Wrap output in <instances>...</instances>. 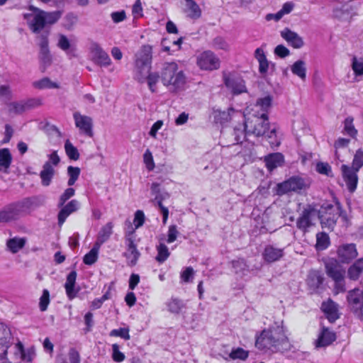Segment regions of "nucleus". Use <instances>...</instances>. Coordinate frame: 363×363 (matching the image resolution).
<instances>
[{"label": "nucleus", "mask_w": 363, "mask_h": 363, "mask_svg": "<svg viewBox=\"0 0 363 363\" xmlns=\"http://www.w3.org/2000/svg\"><path fill=\"white\" fill-rule=\"evenodd\" d=\"M234 133L236 142L240 143L242 138L250 134L257 137L266 135L271 138L275 135L276 130L275 128H270L268 115L259 113L253 116L251 118H247L239 127H235Z\"/></svg>", "instance_id": "nucleus-1"}, {"label": "nucleus", "mask_w": 363, "mask_h": 363, "mask_svg": "<svg viewBox=\"0 0 363 363\" xmlns=\"http://www.w3.org/2000/svg\"><path fill=\"white\" fill-rule=\"evenodd\" d=\"M288 344V337L283 322L275 323L267 329H264L257 337L255 345L260 350H269L273 352L284 348Z\"/></svg>", "instance_id": "nucleus-2"}, {"label": "nucleus", "mask_w": 363, "mask_h": 363, "mask_svg": "<svg viewBox=\"0 0 363 363\" xmlns=\"http://www.w3.org/2000/svg\"><path fill=\"white\" fill-rule=\"evenodd\" d=\"M160 77L163 85L172 92L184 89L186 83V75L174 62H166L163 65Z\"/></svg>", "instance_id": "nucleus-3"}, {"label": "nucleus", "mask_w": 363, "mask_h": 363, "mask_svg": "<svg viewBox=\"0 0 363 363\" xmlns=\"http://www.w3.org/2000/svg\"><path fill=\"white\" fill-rule=\"evenodd\" d=\"M30 203L21 201L11 203L0 210V222L9 223L16 221L30 213Z\"/></svg>", "instance_id": "nucleus-4"}, {"label": "nucleus", "mask_w": 363, "mask_h": 363, "mask_svg": "<svg viewBox=\"0 0 363 363\" xmlns=\"http://www.w3.org/2000/svg\"><path fill=\"white\" fill-rule=\"evenodd\" d=\"M326 273L335 281V294L344 292L345 270L336 260L331 259L325 264Z\"/></svg>", "instance_id": "nucleus-5"}, {"label": "nucleus", "mask_w": 363, "mask_h": 363, "mask_svg": "<svg viewBox=\"0 0 363 363\" xmlns=\"http://www.w3.org/2000/svg\"><path fill=\"white\" fill-rule=\"evenodd\" d=\"M310 183L299 177H292L288 180L279 183L277 186V194L281 196L291 191L298 192L307 189Z\"/></svg>", "instance_id": "nucleus-6"}, {"label": "nucleus", "mask_w": 363, "mask_h": 363, "mask_svg": "<svg viewBox=\"0 0 363 363\" xmlns=\"http://www.w3.org/2000/svg\"><path fill=\"white\" fill-rule=\"evenodd\" d=\"M318 218V212L314 208L308 206L300 213L296 220V227L301 231L306 232L315 225Z\"/></svg>", "instance_id": "nucleus-7"}, {"label": "nucleus", "mask_w": 363, "mask_h": 363, "mask_svg": "<svg viewBox=\"0 0 363 363\" xmlns=\"http://www.w3.org/2000/svg\"><path fill=\"white\" fill-rule=\"evenodd\" d=\"M196 65L202 70L213 71L219 69L220 59L211 50H206L196 57Z\"/></svg>", "instance_id": "nucleus-8"}, {"label": "nucleus", "mask_w": 363, "mask_h": 363, "mask_svg": "<svg viewBox=\"0 0 363 363\" xmlns=\"http://www.w3.org/2000/svg\"><path fill=\"white\" fill-rule=\"evenodd\" d=\"M23 17L33 33H38L45 27L43 11L38 8L30 6L28 11L23 14Z\"/></svg>", "instance_id": "nucleus-9"}, {"label": "nucleus", "mask_w": 363, "mask_h": 363, "mask_svg": "<svg viewBox=\"0 0 363 363\" xmlns=\"http://www.w3.org/2000/svg\"><path fill=\"white\" fill-rule=\"evenodd\" d=\"M92 61L101 67L111 65V60L108 53L96 43H92L89 48Z\"/></svg>", "instance_id": "nucleus-10"}, {"label": "nucleus", "mask_w": 363, "mask_h": 363, "mask_svg": "<svg viewBox=\"0 0 363 363\" xmlns=\"http://www.w3.org/2000/svg\"><path fill=\"white\" fill-rule=\"evenodd\" d=\"M73 118L76 127L82 133H84L89 137L93 135V120L91 117L82 115L79 112H74L73 113Z\"/></svg>", "instance_id": "nucleus-11"}, {"label": "nucleus", "mask_w": 363, "mask_h": 363, "mask_svg": "<svg viewBox=\"0 0 363 363\" xmlns=\"http://www.w3.org/2000/svg\"><path fill=\"white\" fill-rule=\"evenodd\" d=\"M225 84L233 94H240L247 91L244 80L232 74L224 77Z\"/></svg>", "instance_id": "nucleus-12"}, {"label": "nucleus", "mask_w": 363, "mask_h": 363, "mask_svg": "<svg viewBox=\"0 0 363 363\" xmlns=\"http://www.w3.org/2000/svg\"><path fill=\"white\" fill-rule=\"evenodd\" d=\"M342 178L347 185V189L350 192H354L357 186L358 177L356 169L350 167L345 164L341 166Z\"/></svg>", "instance_id": "nucleus-13"}, {"label": "nucleus", "mask_w": 363, "mask_h": 363, "mask_svg": "<svg viewBox=\"0 0 363 363\" xmlns=\"http://www.w3.org/2000/svg\"><path fill=\"white\" fill-rule=\"evenodd\" d=\"M125 244L127 245V250L123 255L126 257L127 264L130 267H133L136 264L140 253L137 250L132 235H129L125 238Z\"/></svg>", "instance_id": "nucleus-14"}, {"label": "nucleus", "mask_w": 363, "mask_h": 363, "mask_svg": "<svg viewBox=\"0 0 363 363\" xmlns=\"http://www.w3.org/2000/svg\"><path fill=\"white\" fill-rule=\"evenodd\" d=\"M80 206V203L77 200L73 199L68 202L66 205H63L60 211L57 219L59 225H62L67 218L74 212H76Z\"/></svg>", "instance_id": "nucleus-15"}, {"label": "nucleus", "mask_w": 363, "mask_h": 363, "mask_svg": "<svg viewBox=\"0 0 363 363\" xmlns=\"http://www.w3.org/2000/svg\"><path fill=\"white\" fill-rule=\"evenodd\" d=\"M281 36L289 45L295 49H299L304 45L303 38L297 33L294 32L289 28H284L281 30Z\"/></svg>", "instance_id": "nucleus-16"}, {"label": "nucleus", "mask_w": 363, "mask_h": 363, "mask_svg": "<svg viewBox=\"0 0 363 363\" xmlns=\"http://www.w3.org/2000/svg\"><path fill=\"white\" fill-rule=\"evenodd\" d=\"M165 306L169 313L179 315L186 308V302L177 297H172L165 302Z\"/></svg>", "instance_id": "nucleus-17"}, {"label": "nucleus", "mask_w": 363, "mask_h": 363, "mask_svg": "<svg viewBox=\"0 0 363 363\" xmlns=\"http://www.w3.org/2000/svg\"><path fill=\"white\" fill-rule=\"evenodd\" d=\"M264 261L269 263L279 261L284 255V248L276 247L273 245H267L263 252Z\"/></svg>", "instance_id": "nucleus-18"}, {"label": "nucleus", "mask_w": 363, "mask_h": 363, "mask_svg": "<svg viewBox=\"0 0 363 363\" xmlns=\"http://www.w3.org/2000/svg\"><path fill=\"white\" fill-rule=\"evenodd\" d=\"M255 57L259 62V72L262 76H265L270 68L274 69V65L267 60L262 48H259L255 50Z\"/></svg>", "instance_id": "nucleus-19"}, {"label": "nucleus", "mask_w": 363, "mask_h": 363, "mask_svg": "<svg viewBox=\"0 0 363 363\" xmlns=\"http://www.w3.org/2000/svg\"><path fill=\"white\" fill-rule=\"evenodd\" d=\"M338 257L342 262H349L355 258L358 253L354 244H346L339 247Z\"/></svg>", "instance_id": "nucleus-20"}, {"label": "nucleus", "mask_w": 363, "mask_h": 363, "mask_svg": "<svg viewBox=\"0 0 363 363\" xmlns=\"http://www.w3.org/2000/svg\"><path fill=\"white\" fill-rule=\"evenodd\" d=\"M152 47L150 45H143L135 54L134 62L152 64Z\"/></svg>", "instance_id": "nucleus-21"}, {"label": "nucleus", "mask_w": 363, "mask_h": 363, "mask_svg": "<svg viewBox=\"0 0 363 363\" xmlns=\"http://www.w3.org/2000/svg\"><path fill=\"white\" fill-rule=\"evenodd\" d=\"M77 279V272L72 271L67 277L65 288L66 294L69 300L74 299L79 292V289H75Z\"/></svg>", "instance_id": "nucleus-22"}, {"label": "nucleus", "mask_w": 363, "mask_h": 363, "mask_svg": "<svg viewBox=\"0 0 363 363\" xmlns=\"http://www.w3.org/2000/svg\"><path fill=\"white\" fill-rule=\"evenodd\" d=\"M151 65L152 64L134 62V78L140 83L145 82L147 74L150 72Z\"/></svg>", "instance_id": "nucleus-23"}, {"label": "nucleus", "mask_w": 363, "mask_h": 363, "mask_svg": "<svg viewBox=\"0 0 363 363\" xmlns=\"http://www.w3.org/2000/svg\"><path fill=\"white\" fill-rule=\"evenodd\" d=\"M241 116L242 114L235 111L233 108H228L227 111L216 110L213 111L214 121L221 124L229 121L233 117Z\"/></svg>", "instance_id": "nucleus-24"}, {"label": "nucleus", "mask_w": 363, "mask_h": 363, "mask_svg": "<svg viewBox=\"0 0 363 363\" xmlns=\"http://www.w3.org/2000/svg\"><path fill=\"white\" fill-rule=\"evenodd\" d=\"M347 300L352 309L358 311L363 307L362 293L359 289H354L349 292Z\"/></svg>", "instance_id": "nucleus-25"}, {"label": "nucleus", "mask_w": 363, "mask_h": 363, "mask_svg": "<svg viewBox=\"0 0 363 363\" xmlns=\"http://www.w3.org/2000/svg\"><path fill=\"white\" fill-rule=\"evenodd\" d=\"M273 97L270 94H267L262 97L257 99L255 107L258 108L257 114L266 113L268 115V112L272 107Z\"/></svg>", "instance_id": "nucleus-26"}, {"label": "nucleus", "mask_w": 363, "mask_h": 363, "mask_svg": "<svg viewBox=\"0 0 363 363\" xmlns=\"http://www.w3.org/2000/svg\"><path fill=\"white\" fill-rule=\"evenodd\" d=\"M55 174V168L48 163H45L43 166V169L40 173L42 185L44 186H48L51 184Z\"/></svg>", "instance_id": "nucleus-27"}, {"label": "nucleus", "mask_w": 363, "mask_h": 363, "mask_svg": "<svg viewBox=\"0 0 363 363\" xmlns=\"http://www.w3.org/2000/svg\"><path fill=\"white\" fill-rule=\"evenodd\" d=\"M323 311L327 315L328 319L333 322L338 318L337 306L331 300L323 302L321 307Z\"/></svg>", "instance_id": "nucleus-28"}, {"label": "nucleus", "mask_w": 363, "mask_h": 363, "mask_svg": "<svg viewBox=\"0 0 363 363\" xmlns=\"http://www.w3.org/2000/svg\"><path fill=\"white\" fill-rule=\"evenodd\" d=\"M32 86L34 89L42 90L59 89L60 87V85L58 82H53L48 77H43L40 79L33 82Z\"/></svg>", "instance_id": "nucleus-29"}, {"label": "nucleus", "mask_w": 363, "mask_h": 363, "mask_svg": "<svg viewBox=\"0 0 363 363\" xmlns=\"http://www.w3.org/2000/svg\"><path fill=\"white\" fill-rule=\"evenodd\" d=\"M264 162L267 168L269 171H272L282 164L284 162V157L279 152L270 154L265 157Z\"/></svg>", "instance_id": "nucleus-30"}, {"label": "nucleus", "mask_w": 363, "mask_h": 363, "mask_svg": "<svg viewBox=\"0 0 363 363\" xmlns=\"http://www.w3.org/2000/svg\"><path fill=\"white\" fill-rule=\"evenodd\" d=\"M113 227L112 223H108L104 225L99 230L96 241L94 244L101 247V245L106 242L111 235Z\"/></svg>", "instance_id": "nucleus-31"}, {"label": "nucleus", "mask_w": 363, "mask_h": 363, "mask_svg": "<svg viewBox=\"0 0 363 363\" xmlns=\"http://www.w3.org/2000/svg\"><path fill=\"white\" fill-rule=\"evenodd\" d=\"M335 334L328 329L323 328L316 342L317 347H325L335 341Z\"/></svg>", "instance_id": "nucleus-32"}, {"label": "nucleus", "mask_w": 363, "mask_h": 363, "mask_svg": "<svg viewBox=\"0 0 363 363\" xmlns=\"http://www.w3.org/2000/svg\"><path fill=\"white\" fill-rule=\"evenodd\" d=\"M185 12L193 19L199 18L201 15L199 6L193 0H185Z\"/></svg>", "instance_id": "nucleus-33"}, {"label": "nucleus", "mask_w": 363, "mask_h": 363, "mask_svg": "<svg viewBox=\"0 0 363 363\" xmlns=\"http://www.w3.org/2000/svg\"><path fill=\"white\" fill-rule=\"evenodd\" d=\"M26 240L23 238L15 237L6 241L7 249L12 253H16L25 245Z\"/></svg>", "instance_id": "nucleus-34"}, {"label": "nucleus", "mask_w": 363, "mask_h": 363, "mask_svg": "<svg viewBox=\"0 0 363 363\" xmlns=\"http://www.w3.org/2000/svg\"><path fill=\"white\" fill-rule=\"evenodd\" d=\"M12 161V156L8 148L0 149V171L6 172Z\"/></svg>", "instance_id": "nucleus-35"}, {"label": "nucleus", "mask_w": 363, "mask_h": 363, "mask_svg": "<svg viewBox=\"0 0 363 363\" xmlns=\"http://www.w3.org/2000/svg\"><path fill=\"white\" fill-rule=\"evenodd\" d=\"M291 72L298 77L301 80L306 78V65L303 60L296 61L291 67Z\"/></svg>", "instance_id": "nucleus-36"}, {"label": "nucleus", "mask_w": 363, "mask_h": 363, "mask_svg": "<svg viewBox=\"0 0 363 363\" xmlns=\"http://www.w3.org/2000/svg\"><path fill=\"white\" fill-rule=\"evenodd\" d=\"M363 271V258L358 259L348 269L350 279L356 280Z\"/></svg>", "instance_id": "nucleus-37"}, {"label": "nucleus", "mask_w": 363, "mask_h": 363, "mask_svg": "<svg viewBox=\"0 0 363 363\" xmlns=\"http://www.w3.org/2000/svg\"><path fill=\"white\" fill-rule=\"evenodd\" d=\"M9 337L10 333L9 330L3 324H0V346L6 348L3 350L4 352L2 358H4V356L6 354Z\"/></svg>", "instance_id": "nucleus-38"}, {"label": "nucleus", "mask_w": 363, "mask_h": 363, "mask_svg": "<svg viewBox=\"0 0 363 363\" xmlns=\"http://www.w3.org/2000/svg\"><path fill=\"white\" fill-rule=\"evenodd\" d=\"M99 249L100 247L94 244L93 248L84 255L83 259L84 264L87 265H91L94 264L98 259Z\"/></svg>", "instance_id": "nucleus-39"}, {"label": "nucleus", "mask_w": 363, "mask_h": 363, "mask_svg": "<svg viewBox=\"0 0 363 363\" xmlns=\"http://www.w3.org/2000/svg\"><path fill=\"white\" fill-rule=\"evenodd\" d=\"M157 251L156 260L160 263L164 262L169 257V249L163 242H160L157 246Z\"/></svg>", "instance_id": "nucleus-40"}, {"label": "nucleus", "mask_w": 363, "mask_h": 363, "mask_svg": "<svg viewBox=\"0 0 363 363\" xmlns=\"http://www.w3.org/2000/svg\"><path fill=\"white\" fill-rule=\"evenodd\" d=\"M80 172L81 169L79 167L72 166L67 167V174L69 176L67 184L69 186H72L75 184L79 177Z\"/></svg>", "instance_id": "nucleus-41"}, {"label": "nucleus", "mask_w": 363, "mask_h": 363, "mask_svg": "<svg viewBox=\"0 0 363 363\" xmlns=\"http://www.w3.org/2000/svg\"><path fill=\"white\" fill-rule=\"evenodd\" d=\"M65 149L68 157L73 160H77L79 158V153L77 147H75L72 143L67 140L65 144Z\"/></svg>", "instance_id": "nucleus-42"}, {"label": "nucleus", "mask_w": 363, "mask_h": 363, "mask_svg": "<svg viewBox=\"0 0 363 363\" xmlns=\"http://www.w3.org/2000/svg\"><path fill=\"white\" fill-rule=\"evenodd\" d=\"M212 47L216 50H222L224 51H228L230 50V45L227 40L220 36H218L213 40Z\"/></svg>", "instance_id": "nucleus-43"}, {"label": "nucleus", "mask_w": 363, "mask_h": 363, "mask_svg": "<svg viewBox=\"0 0 363 363\" xmlns=\"http://www.w3.org/2000/svg\"><path fill=\"white\" fill-rule=\"evenodd\" d=\"M316 248L318 250H323L328 247L329 245V237L325 233H318L316 235Z\"/></svg>", "instance_id": "nucleus-44"}, {"label": "nucleus", "mask_w": 363, "mask_h": 363, "mask_svg": "<svg viewBox=\"0 0 363 363\" xmlns=\"http://www.w3.org/2000/svg\"><path fill=\"white\" fill-rule=\"evenodd\" d=\"M344 130L346 134L352 138H355L357 134V130L353 125V118L347 117L344 121Z\"/></svg>", "instance_id": "nucleus-45"}, {"label": "nucleus", "mask_w": 363, "mask_h": 363, "mask_svg": "<svg viewBox=\"0 0 363 363\" xmlns=\"http://www.w3.org/2000/svg\"><path fill=\"white\" fill-rule=\"evenodd\" d=\"M61 13L59 11L46 13L43 11L44 26L47 24L55 23L60 17Z\"/></svg>", "instance_id": "nucleus-46"}, {"label": "nucleus", "mask_w": 363, "mask_h": 363, "mask_svg": "<svg viewBox=\"0 0 363 363\" xmlns=\"http://www.w3.org/2000/svg\"><path fill=\"white\" fill-rule=\"evenodd\" d=\"M9 111L14 113H21L26 111L24 101L11 102L9 104Z\"/></svg>", "instance_id": "nucleus-47"}, {"label": "nucleus", "mask_w": 363, "mask_h": 363, "mask_svg": "<svg viewBox=\"0 0 363 363\" xmlns=\"http://www.w3.org/2000/svg\"><path fill=\"white\" fill-rule=\"evenodd\" d=\"M352 68L355 75H363V58L354 57L352 58Z\"/></svg>", "instance_id": "nucleus-48"}, {"label": "nucleus", "mask_w": 363, "mask_h": 363, "mask_svg": "<svg viewBox=\"0 0 363 363\" xmlns=\"http://www.w3.org/2000/svg\"><path fill=\"white\" fill-rule=\"evenodd\" d=\"M160 76L157 72H149L147 74L145 81H147L150 89L154 92L156 89V84L159 80Z\"/></svg>", "instance_id": "nucleus-49"}, {"label": "nucleus", "mask_w": 363, "mask_h": 363, "mask_svg": "<svg viewBox=\"0 0 363 363\" xmlns=\"http://www.w3.org/2000/svg\"><path fill=\"white\" fill-rule=\"evenodd\" d=\"M50 303V292L48 289L43 291L42 296L40 298L39 308L41 311H45Z\"/></svg>", "instance_id": "nucleus-50"}, {"label": "nucleus", "mask_w": 363, "mask_h": 363, "mask_svg": "<svg viewBox=\"0 0 363 363\" xmlns=\"http://www.w3.org/2000/svg\"><path fill=\"white\" fill-rule=\"evenodd\" d=\"M249 353L247 351L242 348H237L232 350L230 354V357L233 359L245 360L248 357Z\"/></svg>", "instance_id": "nucleus-51"}, {"label": "nucleus", "mask_w": 363, "mask_h": 363, "mask_svg": "<svg viewBox=\"0 0 363 363\" xmlns=\"http://www.w3.org/2000/svg\"><path fill=\"white\" fill-rule=\"evenodd\" d=\"M362 166H363V151L362 150H358L354 156L352 168L356 169V171H359V169Z\"/></svg>", "instance_id": "nucleus-52"}, {"label": "nucleus", "mask_w": 363, "mask_h": 363, "mask_svg": "<svg viewBox=\"0 0 363 363\" xmlns=\"http://www.w3.org/2000/svg\"><path fill=\"white\" fill-rule=\"evenodd\" d=\"M57 46L63 51L67 52L71 48V43L67 37L63 34L58 35Z\"/></svg>", "instance_id": "nucleus-53"}, {"label": "nucleus", "mask_w": 363, "mask_h": 363, "mask_svg": "<svg viewBox=\"0 0 363 363\" xmlns=\"http://www.w3.org/2000/svg\"><path fill=\"white\" fill-rule=\"evenodd\" d=\"M154 201L157 203L158 207L160 208L161 213H162V221L163 223L165 224L167 223L168 216H169V210L167 208L164 207L162 205V198L161 196H155L154 199Z\"/></svg>", "instance_id": "nucleus-54"}, {"label": "nucleus", "mask_w": 363, "mask_h": 363, "mask_svg": "<svg viewBox=\"0 0 363 363\" xmlns=\"http://www.w3.org/2000/svg\"><path fill=\"white\" fill-rule=\"evenodd\" d=\"M233 268L235 269L236 274H245V272L247 271V265L244 259H238L233 262Z\"/></svg>", "instance_id": "nucleus-55"}, {"label": "nucleus", "mask_w": 363, "mask_h": 363, "mask_svg": "<svg viewBox=\"0 0 363 363\" xmlns=\"http://www.w3.org/2000/svg\"><path fill=\"white\" fill-rule=\"evenodd\" d=\"M323 228H333L336 223L337 216L326 217L325 216H319V218Z\"/></svg>", "instance_id": "nucleus-56"}, {"label": "nucleus", "mask_w": 363, "mask_h": 363, "mask_svg": "<svg viewBox=\"0 0 363 363\" xmlns=\"http://www.w3.org/2000/svg\"><path fill=\"white\" fill-rule=\"evenodd\" d=\"M110 335L113 337H121L126 340H130V338L129 329L125 328L112 330L110 332Z\"/></svg>", "instance_id": "nucleus-57"}, {"label": "nucleus", "mask_w": 363, "mask_h": 363, "mask_svg": "<svg viewBox=\"0 0 363 363\" xmlns=\"http://www.w3.org/2000/svg\"><path fill=\"white\" fill-rule=\"evenodd\" d=\"M308 282L311 286L318 287L323 282V278L318 272H312L308 277Z\"/></svg>", "instance_id": "nucleus-58"}, {"label": "nucleus", "mask_w": 363, "mask_h": 363, "mask_svg": "<svg viewBox=\"0 0 363 363\" xmlns=\"http://www.w3.org/2000/svg\"><path fill=\"white\" fill-rule=\"evenodd\" d=\"M74 194L75 190L72 187L65 189L59 199L58 206H62L68 199L74 195Z\"/></svg>", "instance_id": "nucleus-59"}, {"label": "nucleus", "mask_w": 363, "mask_h": 363, "mask_svg": "<svg viewBox=\"0 0 363 363\" xmlns=\"http://www.w3.org/2000/svg\"><path fill=\"white\" fill-rule=\"evenodd\" d=\"M143 160H144V163L145 164L147 169L149 171H151L155 168V162L153 160V157H152V152L150 151V150H147L145 152V153L143 155Z\"/></svg>", "instance_id": "nucleus-60"}, {"label": "nucleus", "mask_w": 363, "mask_h": 363, "mask_svg": "<svg viewBox=\"0 0 363 363\" xmlns=\"http://www.w3.org/2000/svg\"><path fill=\"white\" fill-rule=\"evenodd\" d=\"M112 358L116 362H121L125 359V355L119 350V346L117 344L112 345Z\"/></svg>", "instance_id": "nucleus-61"}, {"label": "nucleus", "mask_w": 363, "mask_h": 363, "mask_svg": "<svg viewBox=\"0 0 363 363\" xmlns=\"http://www.w3.org/2000/svg\"><path fill=\"white\" fill-rule=\"evenodd\" d=\"M178 235L179 231L177 230V226L175 225H170L167 233V243H172L174 242L177 240Z\"/></svg>", "instance_id": "nucleus-62"}, {"label": "nucleus", "mask_w": 363, "mask_h": 363, "mask_svg": "<svg viewBox=\"0 0 363 363\" xmlns=\"http://www.w3.org/2000/svg\"><path fill=\"white\" fill-rule=\"evenodd\" d=\"M26 110L40 106L43 104V100L40 98H33L24 101Z\"/></svg>", "instance_id": "nucleus-63"}, {"label": "nucleus", "mask_w": 363, "mask_h": 363, "mask_svg": "<svg viewBox=\"0 0 363 363\" xmlns=\"http://www.w3.org/2000/svg\"><path fill=\"white\" fill-rule=\"evenodd\" d=\"M274 54L279 57L284 58L289 55V50L283 45H277L274 49Z\"/></svg>", "instance_id": "nucleus-64"}]
</instances>
